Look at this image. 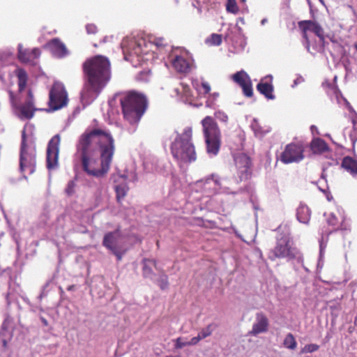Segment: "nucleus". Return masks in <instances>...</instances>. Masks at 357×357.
I'll return each instance as SVG.
<instances>
[{
  "mask_svg": "<svg viewBox=\"0 0 357 357\" xmlns=\"http://www.w3.org/2000/svg\"><path fill=\"white\" fill-rule=\"evenodd\" d=\"M114 140L105 129H86L77 145L83 170L89 176L100 178L109 170L114 153Z\"/></svg>",
  "mask_w": 357,
  "mask_h": 357,
  "instance_id": "obj_1",
  "label": "nucleus"
},
{
  "mask_svg": "<svg viewBox=\"0 0 357 357\" xmlns=\"http://www.w3.org/2000/svg\"><path fill=\"white\" fill-rule=\"evenodd\" d=\"M85 84L81 92L83 105L91 104L111 78L110 63L104 56L97 55L83 63Z\"/></svg>",
  "mask_w": 357,
  "mask_h": 357,
  "instance_id": "obj_2",
  "label": "nucleus"
},
{
  "mask_svg": "<svg viewBox=\"0 0 357 357\" xmlns=\"http://www.w3.org/2000/svg\"><path fill=\"white\" fill-rule=\"evenodd\" d=\"M116 102L121 104L124 119L130 124L139 121L147 107L145 96L136 91L116 93L109 103L112 106Z\"/></svg>",
  "mask_w": 357,
  "mask_h": 357,
  "instance_id": "obj_3",
  "label": "nucleus"
},
{
  "mask_svg": "<svg viewBox=\"0 0 357 357\" xmlns=\"http://www.w3.org/2000/svg\"><path fill=\"white\" fill-rule=\"evenodd\" d=\"M176 136L170 144L171 153L180 166L195 162L197 159L192 142V127H185L181 133L175 131Z\"/></svg>",
  "mask_w": 357,
  "mask_h": 357,
  "instance_id": "obj_4",
  "label": "nucleus"
},
{
  "mask_svg": "<svg viewBox=\"0 0 357 357\" xmlns=\"http://www.w3.org/2000/svg\"><path fill=\"white\" fill-rule=\"evenodd\" d=\"M202 123L206 143L207 153L212 155H216L220 147V132L218 125L211 116L205 117Z\"/></svg>",
  "mask_w": 357,
  "mask_h": 357,
  "instance_id": "obj_5",
  "label": "nucleus"
},
{
  "mask_svg": "<svg viewBox=\"0 0 357 357\" xmlns=\"http://www.w3.org/2000/svg\"><path fill=\"white\" fill-rule=\"evenodd\" d=\"M268 258L272 261L281 258L291 260L301 258V256L298 250L292 246L289 237L287 235L280 234L277 237L275 246L268 253Z\"/></svg>",
  "mask_w": 357,
  "mask_h": 357,
  "instance_id": "obj_6",
  "label": "nucleus"
},
{
  "mask_svg": "<svg viewBox=\"0 0 357 357\" xmlns=\"http://www.w3.org/2000/svg\"><path fill=\"white\" fill-rule=\"evenodd\" d=\"M36 151L34 147L29 146L26 141V132L22 133V142L20 152V172L23 174H31L36 170Z\"/></svg>",
  "mask_w": 357,
  "mask_h": 357,
  "instance_id": "obj_7",
  "label": "nucleus"
},
{
  "mask_svg": "<svg viewBox=\"0 0 357 357\" xmlns=\"http://www.w3.org/2000/svg\"><path fill=\"white\" fill-rule=\"evenodd\" d=\"M234 165L238 178H235L236 184L248 180L252 174L251 160L243 153H238L234 155Z\"/></svg>",
  "mask_w": 357,
  "mask_h": 357,
  "instance_id": "obj_8",
  "label": "nucleus"
},
{
  "mask_svg": "<svg viewBox=\"0 0 357 357\" xmlns=\"http://www.w3.org/2000/svg\"><path fill=\"white\" fill-rule=\"evenodd\" d=\"M68 94L63 84L54 82L50 91L49 100V109L47 111H55L67 105Z\"/></svg>",
  "mask_w": 357,
  "mask_h": 357,
  "instance_id": "obj_9",
  "label": "nucleus"
},
{
  "mask_svg": "<svg viewBox=\"0 0 357 357\" xmlns=\"http://www.w3.org/2000/svg\"><path fill=\"white\" fill-rule=\"evenodd\" d=\"M60 142V135L57 134L48 142L46 157L47 168L48 169H55L58 167Z\"/></svg>",
  "mask_w": 357,
  "mask_h": 357,
  "instance_id": "obj_10",
  "label": "nucleus"
},
{
  "mask_svg": "<svg viewBox=\"0 0 357 357\" xmlns=\"http://www.w3.org/2000/svg\"><path fill=\"white\" fill-rule=\"evenodd\" d=\"M303 148L301 145L296 144H288L282 153L280 160L284 164L298 162L303 160Z\"/></svg>",
  "mask_w": 357,
  "mask_h": 357,
  "instance_id": "obj_11",
  "label": "nucleus"
},
{
  "mask_svg": "<svg viewBox=\"0 0 357 357\" xmlns=\"http://www.w3.org/2000/svg\"><path fill=\"white\" fill-rule=\"evenodd\" d=\"M299 26L303 29V38L305 39V46L308 52H310V40L307 33V31L314 33L321 42L324 41V29L317 22L304 20L299 22Z\"/></svg>",
  "mask_w": 357,
  "mask_h": 357,
  "instance_id": "obj_12",
  "label": "nucleus"
},
{
  "mask_svg": "<svg viewBox=\"0 0 357 357\" xmlns=\"http://www.w3.org/2000/svg\"><path fill=\"white\" fill-rule=\"evenodd\" d=\"M102 244L109 249L117 258L118 261L121 260L123 252L119 245V238L117 232H109L104 236Z\"/></svg>",
  "mask_w": 357,
  "mask_h": 357,
  "instance_id": "obj_13",
  "label": "nucleus"
},
{
  "mask_svg": "<svg viewBox=\"0 0 357 357\" xmlns=\"http://www.w3.org/2000/svg\"><path fill=\"white\" fill-rule=\"evenodd\" d=\"M18 116L21 119H30L34 115V112L39 110L34 106V98L31 90L28 91L27 98L24 104L18 107Z\"/></svg>",
  "mask_w": 357,
  "mask_h": 357,
  "instance_id": "obj_14",
  "label": "nucleus"
},
{
  "mask_svg": "<svg viewBox=\"0 0 357 357\" xmlns=\"http://www.w3.org/2000/svg\"><path fill=\"white\" fill-rule=\"evenodd\" d=\"M45 48L50 50L52 54L56 58L61 59L69 54L66 45L58 38H55L47 43Z\"/></svg>",
  "mask_w": 357,
  "mask_h": 357,
  "instance_id": "obj_15",
  "label": "nucleus"
},
{
  "mask_svg": "<svg viewBox=\"0 0 357 357\" xmlns=\"http://www.w3.org/2000/svg\"><path fill=\"white\" fill-rule=\"evenodd\" d=\"M233 80L241 86L243 94L247 97H252L253 90L252 82L248 75L243 70L237 72L232 75Z\"/></svg>",
  "mask_w": 357,
  "mask_h": 357,
  "instance_id": "obj_16",
  "label": "nucleus"
},
{
  "mask_svg": "<svg viewBox=\"0 0 357 357\" xmlns=\"http://www.w3.org/2000/svg\"><path fill=\"white\" fill-rule=\"evenodd\" d=\"M269 322L267 317L262 312L256 314L255 320L252 324V329L248 332V335L257 336L259 334L264 333L268 330Z\"/></svg>",
  "mask_w": 357,
  "mask_h": 357,
  "instance_id": "obj_17",
  "label": "nucleus"
},
{
  "mask_svg": "<svg viewBox=\"0 0 357 357\" xmlns=\"http://www.w3.org/2000/svg\"><path fill=\"white\" fill-rule=\"evenodd\" d=\"M41 52L38 48H33L31 50L23 49L21 44L18 45V58L23 62L30 64H35V60L40 56Z\"/></svg>",
  "mask_w": 357,
  "mask_h": 357,
  "instance_id": "obj_18",
  "label": "nucleus"
},
{
  "mask_svg": "<svg viewBox=\"0 0 357 357\" xmlns=\"http://www.w3.org/2000/svg\"><path fill=\"white\" fill-rule=\"evenodd\" d=\"M213 183L216 187H218V190L222 193L237 195L243 191L241 188H230L226 185L225 183L221 182L220 179L216 178L214 174H212L210 177L207 178L205 181V185L211 184Z\"/></svg>",
  "mask_w": 357,
  "mask_h": 357,
  "instance_id": "obj_19",
  "label": "nucleus"
},
{
  "mask_svg": "<svg viewBox=\"0 0 357 357\" xmlns=\"http://www.w3.org/2000/svg\"><path fill=\"white\" fill-rule=\"evenodd\" d=\"M272 79V75H267L257 85V89L266 98L270 100L275 99V96L273 94V86L271 84Z\"/></svg>",
  "mask_w": 357,
  "mask_h": 357,
  "instance_id": "obj_20",
  "label": "nucleus"
},
{
  "mask_svg": "<svg viewBox=\"0 0 357 357\" xmlns=\"http://www.w3.org/2000/svg\"><path fill=\"white\" fill-rule=\"evenodd\" d=\"M133 47L131 50L130 54L136 55L139 57L142 54H147L149 50L148 46L150 44L146 43L145 40L143 38H140L137 40H135L132 42Z\"/></svg>",
  "mask_w": 357,
  "mask_h": 357,
  "instance_id": "obj_21",
  "label": "nucleus"
},
{
  "mask_svg": "<svg viewBox=\"0 0 357 357\" xmlns=\"http://www.w3.org/2000/svg\"><path fill=\"white\" fill-rule=\"evenodd\" d=\"M311 217V211L308 206L301 203L296 210L297 220L303 224H308Z\"/></svg>",
  "mask_w": 357,
  "mask_h": 357,
  "instance_id": "obj_22",
  "label": "nucleus"
},
{
  "mask_svg": "<svg viewBox=\"0 0 357 357\" xmlns=\"http://www.w3.org/2000/svg\"><path fill=\"white\" fill-rule=\"evenodd\" d=\"M173 67L178 72L186 73L190 69L188 61L181 56L176 55L172 59Z\"/></svg>",
  "mask_w": 357,
  "mask_h": 357,
  "instance_id": "obj_23",
  "label": "nucleus"
},
{
  "mask_svg": "<svg viewBox=\"0 0 357 357\" xmlns=\"http://www.w3.org/2000/svg\"><path fill=\"white\" fill-rule=\"evenodd\" d=\"M311 149L314 153L320 154L328 150V146L324 140L315 138L311 142Z\"/></svg>",
  "mask_w": 357,
  "mask_h": 357,
  "instance_id": "obj_24",
  "label": "nucleus"
},
{
  "mask_svg": "<svg viewBox=\"0 0 357 357\" xmlns=\"http://www.w3.org/2000/svg\"><path fill=\"white\" fill-rule=\"evenodd\" d=\"M250 127L255 132V136L259 137L264 136L271 131V128L269 126H261L259 121L255 119L252 120Z\"/></svg>",
  "mask_w": 357,
  "mask_h": 357,
  "instance_id": "obj_25",
  "label": "nucleus"
},
{
  "mask_svg": "<svg viewBox=\"0 0 357 357\" xmlns=\"http://www.w3.org/2000/svg\"><path fill=\"white\" fill-rule=\"evenodd\" d=\"M153 267L156 268V261L154 259H144L143 260V275L145 278H152L153 275Z\"/></svg>",
  "mask_w": 357,
  "mask_h": 357,
  "instance_id": "obj_26",
  "label": "nucleus"
},
{
  "mask_svg": "<svg viewBox=\"0 0 357 357\" xmlns=\"http://www.w3.org/2000/svg\"><path fill=\"white\" fill-rule=\"evenodd\" d=\"M342 167L352 174H357V160L351 157H345L342 162Z\"/></svg>",
  "mask_w": 357,
  "mask_h": 357,
  "instance_id": "obj_27",
  "label": "nucleus"
},
{
  "mask_svg": "<svg viewBox=\"0 0 357 357\" xmlns=\"http://www.w3.org/2000/svg\"><path fill=\"white\" fill-rule=\"evenodd\" d=\"M16 75L18 79L19 91L22 92L26 85L27 74L24 69L19 68L17 70Z\"/></svg>",
  "mask_w": 357,
  "mask_h": 357,
  "instance_id": "obj_28",
  "label": "nucleus"
},
{
  "mask_svg": "<svg viewBox=\"0 0 357 357\" xmlns=\"http://www.w3.org/2000/svg\"><path fill=\"white\" fill-rule=\"evenodd\" d=\"M114 188L116 194V199L118 202H120L121 200L126 195L128 191V187L127 184L121 183L116 185Z\"/></svg>",
  "mask_w": 357,
  "mask_h": 357,
  "instance_id": "obj_29",
  "label": "nucleus"
},
{
  "mask_svg": "<svg viewBox=\"0 0 357 357\" xmlns=\"http://www.w3.org/2000/svg\"><path fill=\"white\" fill-rule=\"evenodd\" d=\"M283 345L287 349L294 350L297 347V342L291 333H288L283 341Z\"/></svg>",
  "mask_w": 357,
  "mask_h": 357,
  "instance_id": "obj_30",
  "label": "nucleus"
},
{
  "mask_svg": "<svg viewBox=\"0 0 357 357\" xmlns=\"http://www.w3.org/2000/svg\"><path fill=\"white\" fill-rule=\"evenodd\" d=\"M215 326L213 324H208L206 327L202 328L199 335L202 337V339H204L208 336H210L213 331H214Z\"/></svg>",
  "mask_w": 357,
  "mask_h": 357,
  "instance_id": "obj_31",
  "label": "nucleus"
},
{
  "mask_svg": "<svg viewBox=\"0 0 357 357\" xmlns=\"http://www.w3.org/2000/svg\"><path fill=\"white\" fill-rule=\"evenodd\" d=\"M172 341L174 342V349H181L184 347L189 346L188 341L182 337H179Z\"/></svg>",
  "mask_w": 357,
  "mask_h": 357,
  "instance_id": "obj_32",
  "label": "nucleus"
},
{
  "mask_svg": "<svg viewBox=\"0 0 357 357\" xmlns=\"http://www.w3.org/2000/svg\"><path fill=\"white\" fill-rule=\"evenodd\" d=\"M227 10L229 13L236 14L238 12V7L236 0H227Z\"/></svg>",
  "mask_w": 357,
  "mask_h": 357,
  "instance_id": "obj_33",
  "label": "nucleus"
},
{
  "mask_svg": "<svg viewBox=\"0 0 357 357\" xmlns=\"http://www.w3.org/2000/svg\"><path fill=\"white\" fill-rule=\"evenodd\" d=\"M319 349V346L317 344H308L303 347L300 351L301 354L312 353L317 351Z\"/></svg>",
  "mask_w": 357,
  "mask_h": 357,
  "instance_id": "obj_34",
  "label": "nucleus"
},
{
  "mask_svg": "<svg viewBox=\"0 0 357 357\" xmlns=\"http://www.w3.org/2000/svg\"><path fill=\"white\" fill-rule=\"evenodd\" d=\"M158 284L162 289H167L169 285L167 276L166 275H162L158 281Z\"/></svg>",
  "mask_w": 357,
  "mask_h": 357,
  "instance_id": "obj_35",
  "label": "nucleus"
},
{
  "mask_svg": "<svg viewBox=\"0 0 357 357\" xmlns=\"http://www.w3.org/2000/svg\"><path fill=\"white\" fill-rule=\"evenodd\" d=\"M215 117L216 119L223 122L227 123L228 121V116L223 112L218 111L215 113Z\"/></svg>",
  "mask_w": 357,
  "mask_h": 357,
  "instance_id": "obj_36",
  "label": "nucleus"
},
{
  "mask_svg": "<svg viewBox=\"0 0 357 357\" xmlns=\"http://www.w3.org/2000/svg\"><path fill=\"white\" fill-rule=\"evenodd\" d=\"M211 42L212 45H220L222 43V37L219 34L213 33L211 36Z\"/></svg>",
  "mask_w": 357,
  "mask_h": 357,
  "instance_id": "obj_37",
  "label": "nucleus"
},
{
  "mask_svg": "<svg viewBox=\"0 0 357 357\" xmlns=\"http://www.w3.org/2000/svg\"><path fill=\"white\" fill-rule=\"evenodd\" d=\"M75 187V183L74 182V181L71 180L68 181L67 187L66 188V193L69 196L72 195L74 193Z\"/></svg>",
  "mask_w": 357,
  "mask_h": 357,
  "instance_id": "obj_38",
  "label": "nucleus"
},
{
  "mask_svg": "<svg viewBox=\"0 0 357 357\" xmlns=\"http://www.w3.org/2000/svg\"><path fill=\"white\" fill-rule=\"evenodd\" d=\"M218 96V93H213V94H211L208 98V100L206 101V106L213 107L214 102L216 100Z\"/></svg>",
  "mask_w": 357,
  "mask_h": 357,
  "instance_id": "obj_39",
  "label": "nucleus"
},
{
  "mask_svg": "<svg viewBox=\"0 0 357 357\" xmlns=\"http://www.w3.org/2000/svg\"><path fill=\"white\" fill-rule=\"evenodd\" d=\"M86 30L87 33L92 34L96 33L97 27L95 24H89L86 26Z\"/></svg>",
  "mask_w": 357,
  "mask_h": 357,
  "instance_id": "obj_40",
  "label": "nucleus"
},
{
  "mask_svg": "<svg viewBox=\"0 0 357 357\" xmlns=\"http://www.w3.org/2000/svg\"><path fill=\"white\" fill-rule=\"evenodd\" d=\"M149 71L142 72L137 75V79L140 81H147L149 76Z\"/></svg>",
  "mask_w": 357,
  "mask_h": 357,
  "instance_id": "obj_41",
  "label": "nucleus"
},
{
  "mask_svg": "<svg viewBox=\"0 0 357 357\" xmlns=\"http://www.w3.org/2000/svg\"><path fill=\"white\" fill-rule=\"evenodd\" d=\"M328 223L331 225H336L337 223V218L333 213H331L329 218L327 219Z\"/></svg>",
  "mask_w": 357,
  "mask_h": 357,
  "instance_id": "obj_42",
  "label": "nucleus"
},
{
  "mask_svg": "<svg viewBox=\"0 0 357 357\" xmlns=\"http://www.w3.org/2000/svg\"><path fill=\"white\" fill-rule=\"evenodd\" d=\"M202 339L200 335L198 334L197 336L192 337L190 341H188L189 346L197 344Z\"/></svg>",
  "mask_w": 357,
  "mask_h": 357,
  "instance_id": "obj_43",
  "label": "nucleus"
},
{
  "mask_svg": "<svg viewBox=\"0 0 357 357\" xmlns=\"http://www.w3.org/2000/svg\"><path fill=\"white\" fill-rule=\"evenodd\" d=\"M202 86L204 91L205 93H208L211 91V86L210 84L206 82H202Z\"/></svg>",
  "mask_w": 357,
  "mask_h": 357,
  "instance_id": "obj_44",
  "label": "nucleus"
},
{
  "mask_svg": "<svg viewBox=\"0 0 357 357\" xmlns=\"http://www.w3.org/2000/svg\"><path fill=\"white\" fill-rule=\"evenodd\" d=\"M155 45L157 47H162V46L165 45L164 39L163 38H157V39H155Z\"/></svg>",
  "mask_w": 357,
  "mask_h": 357,
  "instance_id": "obj_45",
  "label": "nucleus"
},
{
  "mask_svg": "<svg viewBox=\"0 0 357 357\" xmlns=\"http://www.w3.org/2000/svg\"><path fill=\"white\" fill-rule=\"evenodd\" d=\"M8 93H9V97H10V102H11L12 105L14 106L15 104L14 93L11 91H9Z\"/></svg>",
  "mask_w": 357,
  "mask_h": 357,
  "instance_id": "obj_46",
  "label": "nucleus"
},
{
  "mask_svg": "<svg viewBox=\"0 0 357 357\" xmlns=\"http://www.w3.org/2000/svg\"><path fill=\"white\" fill-rule=\"evenodd\" d=\"M319 243H320V245H319V248H320L319 252H320V257H321L323 253H324V248H325L326 246L325 245L324 246L322 241H320Z\"/></svg>",
  "mask_w": 357,
  "mask_h": 357,
  "instance_id": "obj_47",
  "label": "nucleus"
},
{
  "mask_svg": "<svg viewBox=\"0 0 357 357\" xmlns=\"http://www.w3.org/2000/svg\"><path fill=\"white\" fill-rule=\"evenodd\" d=\"M303 81V79L301 77L297 78L296 79L294 80V85L292 86L293 87L295 86L296 85H297L298 84L302 82Z\"/></svg>",
  "mask_w": 357,
  "mask_h": 357,
  "instance_id": "obj_48",
  "label": "nucleus"
},
{
  "mask_svg": "<svg viewBox=\"0 0 357 357\" xmlns=\"http://www.w3.org/2000/svg\"><path fill=\"white\" fill-rule=\"evenodd\" d=\"M40 319L41 322L43 323V324L45 326H48V321H47V320L45 318H44L43 317H40Z\"/></svg>",
  "mask_w": 357,
  "mask_h": 357,
  "instance_id": "obj_49",
  "label": "nucleus"
},
{
  "mask_svg": "<svg viewBox=\"0 0 357 357\" xmlns=\"http://www.w3.org/2000/svg\"><path fill=\"white\" fill-rule=\"evenodd\" d=\"M144 165H145V168L146 169H148L149 170H151V171H156L157 170V167H151V169L149 168V163L148 162H146L144 163Z\"/></svg>",
  "mask_w": 357,
  "mask_h": 357,
  "instance_id": "obj_50",
  "label": "nucleus"
},
{
  "mask_svg": "<svg viewBox=\"0 0 357 357\" xmlns=\"http://www.w3.org/2000/svg\"><path fill=\"white\" fill-rule=\"evenodd\" d=\"M344 102L346 103V105L348 106L349 109H351L352 108L351 107V106L349 105V102L345 99V98H343Z\"/></svg>",
  "mask_w": 357,
  "mask_h": 357,
  "instance_id": "obj_51",
  "label": "nucleus"
},
{
  "mask_svg": "<svg viewBox=\"0 0 357 357\" xmlns=\"http://www.w3.org/2000/svg\"><path fill=\"white\" fill-rule=\"evenodd\" d=\"M310 128L312 132H314V130L317 132V128L315 126H312Z\"/></svg>",
  "mask_w": 357,
  "mask_h": 357,
  "instance_id": "obj_52",
  "label": "nucleus"
},
{
  "mask_svg": "<svg viewBox=\"0 0 357 357\" xmlns=\"http://www.w3.org/2000/svg\"><path fill=\"white\" fill-rule=\"evenodd\" d=\"M267 22V19L264 18L261 21V24L264 25Z\"/></svg>",
  "mask_w": 357,
  "mask_h": 357,
  "instance_id": "obj_53",
  "label": "nucleus"
},
{
  "mask_svg": "<svg viewBox=\"0 0 357 357\" xmlns=\"http://www.w3.org/2000/svg\"><path fill=\"white\" fill-rule=\"evenodd\" d=\"M74 288H75V286H74V285H71V286H69V287H68V291H72V290H73V289H74Z\"/></svg>",
  "mask_w": 357,
  "mask_h": 357,
  "instance_id": "obj_54",
  "label": "nucleus"
},
{
  "mask_svg": "<svg viewBox=\"0 0 357 357\" xmlns=\"http://www.w3.org/2000/svg\"><path fill=\"white\" fill-rule=\"evenodd\" d=\"M3 342V347H6V345H7V342H6V340H3V342Z\"/></svg>",
  "mask_w": 357,
  "mask_h": 357,
  "instance_id": "obj_55",
  "label": "nucleus"
},
{
  "mask_svg": "<svg viewBox=\"0 0 357 357\" xmlns=\"http://www.w3.org/2000/svg\"><path fill=\"white\" fill-rule=\"evenodd\" d=\"M354 46L355 49H356V51H357V43H355Z\"/></svg>",
  "mask_w": 357,
  "mask_h": 357,
  "instance_id": "obj_56",
  "label": "nucleus"
},
{
  "mask_svg": "<svg viewBox=\"0 0 357 357\" xmlns=\"http://www.w3.org/2000/svg\"><path fill=\"white\" fill-rule=\"evenodd\" d=\"M137 180V178L136 176H135V178H133V181H136Z\"/></svg>",
  "mask_w": 357,
  "mask_h": 357,
  "instance_id": "obj_57",
  "label": "nucleus"
},
{
  "mask_svg": "<svg viewBox=\"0 0 357 357\" xmlns=\"http://www.w3.org/2000/svg\"><path fill=\"white\" fill-rule=\"evenodd\" d=\"M242 1H245V0H241Z\"/></svg>",
  "mask_w": 357,
  "mask_h": 357,
  "instance_id": "obj_58",
  "label": "nucleus"
}]
</instances>
